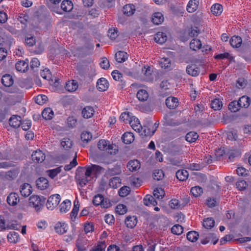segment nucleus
Wrapping results in <instances>:
<instances>
[{
    "instance_id": "nucleus-1",
    "label": "nucleus",
    "mask_w": 251,
    "mask_h": 251,
    "mask_svg": "<svg viewBox=\"0 0 251 251\" xmlns=\"http://www.w3.org/2000/svg\"><path fill=\"white\" fill-rule=\"evenodd\" d=\"M104 169L97 165L84 167H78L76 171L75 178L81 187H84L92 178L99 174Z\"/></svg>"
},
{
    "instance_id": "nucleus-2",
    "label": "nucleus",
    "mask_w": 251,
    "mask_h": 251,
    "mask_svg": "<svg viewBox=\"0 0 251 251\" xmlns=\"http://www.w3.org/2000/svg\"><path fill=\"white\" fill-rule=\"evenodd\" d=\"M45 154L40 150H37L33 152L31 158L35 163H42L45 159Z\"/></svg>"
},
{
    "instance_id": "nucleus-3",
    "label": "nucleus",
    "mask_w": 251,
    "mask_h": 251,
    "mask_svg": "<svg viewBox=\"0 0 251 251\" xmlns=\"http://www.w3.org/2000/svg\"><path fill=\"white\" fill-rule=\"evenodd\" d=\"M28 60H21L17 62L15 64L16 69L21 72H25L28 68Z\"/></svg>"
},
{
    "instance_id": "nucleus-4",
    "label": "nucleus",
    "mask_w": 251,
    "mask_h": 251,
    "mask_svg": "<svg viewBox=\"0 0 251 251\" xmlns=\"http://www.w3.org/2000/svg\"><path fill=\"white\" fill-rule=\"evenodd\" d=\"M36 184L39 189L43 190L48 188L49 186V181L47 178L43 177H41L37 179Z\"/></svg>"
},
{
    "instance_id": "nucleus-5",
    "label": "nucleus",
    "mask_w": 251,
    "mask_h": 251,
    "mask_svg": "<svg viewBox=\"0 0 251 251\" xmlns=\"http://www.w3.org/2000/svg\"><path fill=\"white\" fill-rule=\"evenodd\" d=\"M56 233L62 234L66 233L68 230V225L64 222H58L54 227Z\"/></svg>"
},
{
    "instance_id": "nucleus-6",
    "label": "nucleus",
    "mask_w": 251,
    "mask_h": 251,
    "mask_svg": "<svg viewBox=\"0 0 251 251\" xmlns=\"http://www.w3.org/2000/svg\"><path fill=\"white\" fill-rule=\"evenodd\" d=\"M137 218L135 216H128L125 219V224L129 228H134L137 225Z\"/></svg>"
},
{
    "instance_id": "nucleus-7",
    "label": "nucleus",
    "mask_w": 251,
    "mask_h": 251,
    "mask_svg": "<svg viewBox=\"0 0 251 251\" xmlns=\"http://www.w3.org/2000/svg\"><path fill=\"white\" fill-rule=\"evenodd\" d=\"M108 81L105 78L102 77L98 79L96 86L99 91H104L108 88Z\"/></svg>"
},
{
    "instance_id": "nucleus-8",
    "label": "nucleus",
    "mask_w": 251,
    "mask_h": 251,
    "mask_svg": "<svg viewBox=\"0 0 251 251\" xmlns=\"http://www.w3.org/2000/svg\"><path fill=\"white\" fill-rule=\"evenodd\" d=\"M199 0H190L187 4L186 10L189 13L196 11L199 5Z\"/></svg>"
},
{
    "instance_id": "nucleus-9",
    "label": "nucleus",
    "mask_w": 251,
    "mask_h": 251,
    "mask_svg": "<svg viewBox=\"0 0 251 251\" xmlns=\"http://www.w3.org/2000/svg\"><path fill=\"white\" fill-rule=\"evenodd\" d=\"M166 106L169 109H175L178 106V101L177 98L173 97L167 98L165 101Z\"/></svg>"
},
{
    "instance_id": "nucleus-10",
    "label": "nucleus",
    "mask_w": 251,
    "mask_h": 251,
    "mask_svg": "<svg viewBox=\"0 0 251 251\" xmlns=\"http://www.w3.org/2000/svg\"><path fill=\"white\" fill-rule=\"evenodd\" d=\"M9 125L14 127L18 128L22 124L21 117L20 116L13 115L9 120Z\"/></svg>"
},
{
    "instance_id": "nucleus-11",
    "label": "nucleus",
    "mask_w": 251,
    "mask_h": 251,
    "mask_svg": "<svg viewBox=\"0 0 251 251\" xmlns=\"http://www.w3.org/2000/svg\"><path fill=\"white\" fill-rule=\"evenodd\" d=\"M46 198L43 196L32 195L29 199V204H42L46 201Z\"/></svg>"
},
{
    "instance_id": "nucleus-12",
    "label": "nucleus",
    "mask_w": 251,
    "mask_h": 251,
    "mask_svg": "<svg viewBox=\"0 0 251 251\" xmlns=\"http://www.w3.org/2000/svg\"><path fill=\"white\" fill-rule=\"evenodd\" d=\"M32 192V187L28 183H25L20 187V193L25 197L29 196Z\"/></svg>"
},
{
    "instance_id": "nucleus-13",
    "label": "nucleus",
    "mask_w": 251,
    "mask_h": 251,
    "mask_svg": "<svg viewBox=\"0 0 251 251\" xmlns=\"http://www.w3.org/2000/svg\"><path fill=\"white\" fill-rule=\"evenodd\" d=\"M93 204H110L109 200L105 199L101 194H97L93 199Z\"/></svg>"
},
{
    "instance_id": "nucleus-14",
    "label": "nucleus",
    "mask_w": 251,
    "mask_h": 251,
    "mask_svg": "<svg viewBox=\"0 0 251 251\" xmlns=\"http://www.w3.org/2000/svg\"><path fill=\"white\" fill-rule=\"evenodd\" d=\"M121 173V167L120 166L116 165L112 168H109L105 172V176L106 177L119 175Z\"/></svg>"
},
{
    "instance_id": "nucleus-15",
    "label": "nucleus",
    "mask_w": 251,
    "mask_h": 251,
    "mask_svg": "<svg viewBox=\"0 0 251 251\" xmlns=\"http://www.w3.org/2000/svg\"><path fill=\"white\" fill-rule=\"evenodd\" d=\"M127 168L131 172L136 171L140 168V162L136 159L130 160L127 164Z\"/></svg>"
},
{
    "instance_id": "nucleus-16",
    "label": "nucleus",
    "mask_w": 251,
    "mask_h": 251,
    "mask_svg": "<svg viewBox=\"0 0 251 251\" xmlns=\"http://www.w3.org/2000/svg\"><path fill=\"white\" fill-rule=\"evenodd\" d=\"M94 112L92 106H87L82 109L81 113L84 118L89 119L93 116Z\"/></svg>"
},
{
    "instance_id": "nucleus-17",
    "label": "nucleus",
    "mask_w": 251,
    "mask_h": 251,
    "mask_svg": "<svg viewBox=\"0 0 251 251\" xmlns=\"http://www.w3.org/2000/svg\"><path fill=\"white\" fill-rule=\"evenodd\" d=\"M186 71L188 74L193 76H198L200 73V69L194 65L187 66Z\"/></svg>"
},
{
    "instance_id": "nucleus-18",
    "label": "nucleus",
    "mask_w": 251,
    "mask_h": 251,
    "mask_svg": "<svg viewBox=\"0 0 251 251\" xmlns=\"http://www.w3.org/2000/svg\"><path fill=\"white\" fill-rule=\"evenodd\" d=\"M1 82L4 86L9 87L13 84L14 80L12 76L8 74H5L2 76Z\"/></svg>"
},
{
    "instance_id": "nucleus-19",
    "label": "nucleus",
    "mask_w": 251,
    "mask_h": 251,
    "mask_svg": "<svg viewBox=\"0 0 251 251\" xmlns=\"http://www.w3.org/2000/svg\"><path fill=\"white\" fill-rule=\"evenodd\" d=\"M167 39V36L165 33L158 32L154 36V41L160 44L164 43Z\"/></svg>"
},
{
    "instance_id": "nucleus-20",
    "label": "nucleus",
    "mask_w": 251,
    "mask_h": 251,
    "mask_svg": "<svg viewBox=\"0 0 251 251\" xmlns=\"http://www.w3.org/2000/svg\"><path fill=\"white\" fill-rule=\"evenodd\" d=\"M20 200L18 194L16 193H10L7 198V204H18Z\"/></svg>"
},
{
    "instance_id": "nucleus-21",
    "label": "nucleus",
    "mask_w": 251,
    "mask_h": 251,
    "mask_svg": "<svg viewBox=\"0 0 251 251\" xmlns=\"http://www.w3.org/2000/svg\"><path fill=\"white\" fill-rule=\"evenodd\" d=\"M115 58L118 62L122 63L127 60L128 54L124 51H119L115 54Z\"/></svg>"
},
{
    "instance_id": "nucleus-22",
    "label": "nucleus",
    "mask_w": 251,
    "mask_h": 251,
    "mask_svg": "<svg viewBox=\"0 0 251 251\" xmlns=\"http://www.w3.org/2000/svg\"><path fill=\"white\" fill-rule=\"evenodd\" d=\"M164 21V17L162 13L155 12L152 16V22L156 25L161 24Z\"/></svg>"
},
{
    "instance_id": "nucleus-23",
    "label": "nucleus",
    "mask_w": 251,
    "mask_h": 251,
    "mask_svg": "<svg viewBox=\"0 0 251 251\" xmlns=\"http://www.w3.org/2000/svg\"><path fill=\"white\" fill-rule=\"evenodd\" d=\"M142 131L143 132L141 133L142 135L151 136L155 133V129H152L150 123H149L148 125L144 126L143 127Z\"/></svg>"
},
{
    "instance_id": "nucleus-24",
    "label": "nucleus",
    "mask_w": 251,
    "mask_h": 251,
    "mask_svg": "<svg viewBox=\"0 0 251 251\" xmlns=\"http://www.w3.org/2000/svg\"><path fill=\"white\" fill-rule=\"evenodd\" d=\"M230 44L233 48H239L241 46L242 40V38L238 36H234L230 39Z\"/></svg>"
},
{
    "instance_id": "nucleus-25",
    "label": "nucleus",
    "mask_w": 251,
    "mask_h": 251,
    "mask_svg": "<svg viewBox=\"0 0 251 251\" xmlns=\"http://www.w3.org/2000/svg\"><path fill=\"white\" fill-rule=\"evenodd\" d=\"M77 88L78 83L74 80L68 81L65 86L66 90L69 92H74Z\"/></svg>"
},
{
    "instance_id": "nucleus-26",
    "label": "nucleus",
    "mask_w": 251,
    "mask_h": 251,
    "mask_svg": "<svg viewBox=\"0 0 251 251\" xmlns=\"http://www.w3.org/2000/svg\"><path fill=\"white\" fill-rule=\"evenodd\" d=\"M123 142L126 144H129L132 143L134 137L133 134L131 132H125L122 137Z\"/></svg>"
},
{
    "instance_id": "nucleus-27",
    "label": "nucleus",
    "mask_w": 251,
    "mask_h": 251,
    "mask_svg": "<svg viewBox=\"0 0 251 251\" xmlns=\"http://www.w3.org/2000/svg\"><path fill=\"white\" fill-rule=\"evenodd\" d=\"M73 8V4L71 0H64L61 4V8L65 12H70Z\"/></svg>"
},
{
    "instance_id": "nucleus-28",
    "label": "nucleus",
    "mask_w": 251,
    "mask_h": 251,
    "mask_svg": "<svg viewBox=\"0 0 251 251\" xmlns=\"http://www.w3.org/2000/svg\"><path fill=\"white\" fill-rule=\"evenodd\" d=\"M176 176L179 180L183 181L187 179L189 174L185 170H178L176 172Z\"/></svg>"
},
{
    "instance_id": "nucleus-29",
    "label": "nucleus",
    "mask_w": 251,
    "mask_h": 251,
    "mask_svg": "<svg viewBox=\"0 0 251 251\" xmlns=\"http://www.w3.org/2000/svg\"><path fill=\"white\" fill-rule=\"evenodd\" d=\"M237 101L241 107L247 108L250 104L251 99L249 97L244 96L241 97Z\"/></svg>"
},
{
    "instance_id": "nucleus-30",
    "label": "nucleus",
    "mask_w": 251,
    "mask_h": 251,
    "mask_svg": "<svg viewBox=\"0 0 251 251\" xmlns=\"http://www.w3.org/2000/svg\"><path fill=\"white\" fill-rule=\"evenodd\" d=\"M53 115V112L50 107L45 108L42 112V117L46 120H51Z\"/></svg>"
},
{
    "instance_id": "nucleus-31",
    "label": "nucleus",
    "mask_w": 251,
    "mask_h": 251,
    "mask_svg": "<svg viewBox=\"0 0 251 251\" xmlns=\"http://www.w3.org/2000/svg\"><path fill=\"white\" fill-rule=\"evenodd\" d=\"M136 96L140 101H145L148 100L149 98V94L146 90L140 89L138 91Z\"/></svg>"
},
{
    "instance_id": "nucleus-32",
    "label": "nucleus",
    "mask_w": 251,
    "mask_h": 251,
    "mask_svg": "<svg viewBox=\"0 0 251 251\" xmlns=\"http://www.w3.org/2000/svg\"><path fill=\"white\" fill-rule=\"evenodd\" d=\"M132 118H133V117H132L130 113L124 112L120 115V120L126 123H129V124H131V123L133 122L132 120Z\"/></svg>"
},
{
    "instance_id": "nucleus-33",
    "label": "nucleus",
    "mask_w": 251,
    "mask_h": 251,
    "mask_svg": "<svg viewBox=\"0 0 251 251\" xmlns=\"http://www.w3.org/2000/svg\"><path fill=\"white\" fill-rule=\"evenodd\" d=\"M61 0H49L48 2V6L49 8L52 11L57 13H60L58 11V7H56V5L58 4Z\"/></svg>"
},
{
    "instance_id": "nucleus-34",
    "label": "nucleus",
    "mask_w": 251,
    "mask_h": 251,
    "mask_svg": "<svg viewBox=\"0 0 251 251\" xmlns=\"http://www.w3.org/2000/svg\"><path fill=\"white\" fill-rule=\"evenodd\" d=\"M98 148L101 151L110 150L112 146L109 144V142L105 140H100L98 144Z\"/></svg>"
},
{
    "instance_id": "nucleus-35",
    "label": "nucleus",
    "mask_w": 251,
    "mask_h": 251,
    "mask_svg": "<svg viewBox=\"0 0 251 251\" xmlns=\"http://www.w3.org/2000/svg\"><path fill=\"white\" fill-rule=\"evenodd\" d=\"M19 174L18 170H12L7 172L5 174V178L8 180H11L15 179Z\"/></svg>"
},
{
    "instance_id": "nucleus-36",
    "label": "nucleus",
    "mask_w": 251,
    "mask_h": 251,
    "mask_svg": "<svg viewBox=\"0 0 251 251\" xmlns=\"http://www.w3.org/2000/svg\"><path fill=\"white\" fill-rule=\"evenodd\" d=\"M121 179L119 177H113L109 180V185L113 188H117L121 186Z\"/></svg>"
},
{
    "instance_id": "nucleus-37",
    "label": "nucleus",
    "mask_w": 251,
    "mask_h": 251,
    "mask_svg": "<svg viewBox=\"0 0 251 251\" xmlns=\"http://www.w3.org/2000/svg\"><path fill=\"white\" fill-rule=\"evenodd\" d=\"M98 3L102 8H110L114 4L115 0H100Z\"/></svg>"
},
{
    "instance_id": "nucleus-38",
    "label": "nucleus",
    "mask_w": 251,
    "mask_h": 251,
    "mask_svg": "<svg viewBox=\"0 0 251 251\" xmlns=\"http://www.w3.org/2000/svg\"><path fill=\"white\" fill-rule=\"evenodd\" d=\"M135 11L134 6L131 4H126L123 7V13L127 16L132 15Z\"/></svg>"
},
{
    "instance_id": "nucleus-39",
    "label": "nucleus",
    "mask_w": 251,
    "mask_h": 251,
    "mask_svg": "<svg viewBox=\"0 0 251 251\" xmlns=\"http://www.w3.org/2000/svg\"><path fill=\"white\" fill-rule=\"evenodd\" d=\"M211 11L214 15H220L223 11V6L219 3L214 4L211 7Z\"/></svg>"
},
{
    "instance_id": "nucleus-40",
    "label": "nucleus",
    "mask_w": 251,
    "mask_h": 251,
    "mask_svg": "<svg viewBox=\"0 0 251 251\" xmlns=\"http://www.w3.org/2000/svg\"><path fill=\"white\" fill-rule=\"evenodd\" d=\"M199 135L197 133L194 131H191L188 132L186 136L185 139L187 142L193 143L196 141L198 139Z\"/></svg>"
},
{
    "instance_id": "nucleus-41",
    "label": "nucleus",
    "mask_w": 251,
    "mask_h": 251,
    "mask_svg": "<svg viewBox=\"0 0 251 251\" xmlns=\"http://www.w3.org/2000/svg\"><path fill=\"white\" fill-rule=\"evenodd\" d=\"M201 41L199 39H193L190 43V48L194 50L201 49Z\"/></svg>"
},
{
    "instance_id": "nucleus-42",
    "label": "nucleus",
    "mask_w": 251,
    "mask_h": 251,
    "mask_svg": "<svg viewBox=\"0 0 251 251\" xmlns=\"http://www.w3.org/2000/svg\"><path fill=\"white\" fill-rule=\"evenodd\" d=\"M60 200V196L59 194H54L48 198L47 203L48 204H59Z\"/></svg>"
},
{
    "instance_id": "nucleus-43",
    "label": "nucleus",
    "mask_w": 251,
    "mask_h": 251,
    "mask_svg": "<svg viewBox=\"0 0 251 251\" xmlns=\"http://www.w3.org/2000/svg\"><path fill=\"white\" fill-rule=\"evenodd\" d=\"M165 194V191L161 188H156L153 191V197L155 200H159L163 199Z\"/></svg>"
},
{
    "instance_id": "nucleus-44",
    "label": "nucleus",
    "mask_w": 251,
    "mask_h": 251,
    "mask_svg": "<svg viewBox=\"0 0 251 251\" xmlns=\"http://www.w3.org/2000/svg\"><path fill=\"white\" fill-rule=\"evenodd\" d=\"M7 239L9 242L15 243L19 240V234L15 231H12L7 235Z\"/></svg>"
},
{
    "instance_id": "nucleus-45",
    "label": "nucleus",
    "mask_w": 251,
    "mask_h": 251,
    "mask_svg": "<svg viewBox=\"0 0 251 251\" xmlns=\"http://www.w3.org/2000/svg\"><path fill=\"white\" fill-rule=\"evenodd\" d=\"M159 65L162 68L169 69L171 67V60L168 58H162L159 61Z\"/></svg>"
},
{
    "instance_id": "nucleus-46",
    "label": "nucleus",
    "mask_w": 251,
    "mask_h": 251,
    "mask_svg": "<svg viewBox=\"0 0 251 251\" xmlns=\"http://www.w3.org/2000/svg\"><path fill=\"white\" fill-rule=\"evenodd\" d=\"M215 221L212 218H207L203 221V226L206 229H211L214 226Z\"/></svg>"
},
{
    "instance_id": "nucleus-47",
    "label": "nucleus",
    "mask_w": 251,
    "mask_h": 251,
    "mask_svg": "<svg viewBox=\"0 0 251 251\" xmlns=\"http://www.w3.org/2000/svg\"><path fill=\"white\" fill-rule=\"evenodd\" d=\"M115 213L118 215H124L127 211V208L126 205H117L115 208Z\"/></svg>"
},
{
    "instance_id": "nucleus-48",
    "label": "nucleus",
    "mask_w": 251,
    "mask_h": 251,
    "mask_svg": "<svg viewBox=\"0 0 251 251\" xmlns=\"http://www.w3.org/2000/svg\"><path fill=\"white\" fill-rule=\"evenodd\" d=\"M222 107V102L219 99H214L211 103V107L214 110H220Z\"/></svg>"
},
{
    "instance_id": "nucleus-49",
    "label": "nucleus",
    "mask_w": 251,
    "mask_h": 251,
    "mask_svg": "<svg viewBox=\"0 0 251 251\" xmlns=\"http://www.w3.org/2000/svg\"><path fill=\"white\" fill-rule=\"evenodd\" d=\"M198 233L195 231H189L187 234V239L192 242L196 241L198 239Z\"/></svg>"
},
{
    "instance_id": "nucleus-50",
    "label": "nucleus",
    "mask_w": 251,
    "mask_h": 251,
    "mask_svg": "<svg viewBox=\"0 0 251 251\" xmlns=\"http://www.w3.org/2000/svg\"><path fill=\"white\" fill-rule=\"evenodd\" d=\"M241 108L237 101L233 100L228 104V109L232 112L238 111Z\"/></svg>"
},
{
    "instance_id": "nucleus-51",
    "label": "nucleus",
    "mask_w": 251,
    "mask_h": 251,
    "mask_svg": "<svg viewBox=\"0 0 251 251\" xmlns=\"http://www.w3.org/2000/svg\"><path fill=\"white\" fill-rule=\"evenodd\" d=\"M164 176V174L162 170L156 169L153 173V177L155 180H160Z\"/></svg>"
},
{
    "instance_id": "nucleus-52",
    "label": "nucleus",
    "mask_w": 251,
    "mask_h": 251,
    "mask_svg": "<svg viewBox=\"0 0 251 251\" xmlns=\"http://www.w3.org/2000/svg\"><path fill=\"white\" fill-rule=\"evenodd\" d=\"M92 138V135L90 132L83 131L81 134V139L82 141L88 143Z\"/></svg>"
},
{
    "instance_id": "nucleus-53",
    "label": "nucleus",
    "mask_w": 251,
    "mask_h": 251,
    "mask_svg": "<svg viewBox=\"0 0 251 251\" xmlns=\"http://www.w3.org/2000/svg\"><path fill=\"white\" fill-rule=\"evenodd\" d=\"M214 57L216 59H224L226 58L229 60L230 61H232L234 60L233 57L227 52L218 54L215 55Z\"/></svg>"
},
{
    "instance_id": "nucleus-54",
    "label": "nucleus",
    "mask_w": 251,
    "mask_h": 251,
    "mask_svg": "<svg viewBox=\"0 0 251 251\" xmlns=\"http://www.w3.org/2000/svg\"><path fill=\"white\" fill-rule=\"evenodd\" d=\"M48 97L44 95H39L35 99V101L39 105H43L48 100Z\"/></svg>"
},
{
    "instance_id": "nucleus-55",
    "label": "nucleus",
    "mask_w": 251,
    "mask_h": 251,
    "mask_svg": "<svg viewBox=\"0 0 251 251\" xmlns=\"http://www.w3.org/2000/svg\"><path fill=\"white\" fill-rule=\"evenodd\" d=\"M41 76L45 79L47 80H50L51 79V74L49 69H45L42 70L40 73Z\"/></svg>"
},
{
    "instance_id": "nucleus-56",
    "label": "nucleus",
    "mask_w": 251,
    "mask_h": 251,
    "mask_svg": "<svg viewBox=\"0 0 251 251\" xmlns=\"http://www.w3.org/2000/svg\"><path fill=\"white\" fill-rule=\"evenodd\" d=\"M190 192L193 196L198 197L202 193V189L199 186H195L191 188Z\"/></svg>"
},
{
    "instance_id": "nucleus-57",
    "label": "nucleus",
    "mask_w": 251,
    "mask_h": 251,
    "mask_svg": "<svg viewBox=\"0 0 251 251\" xmlns=\"http://www.w3.org/2000/svg\"><path fill=\"white\" fill-rule=\"evenodd\" d=\"M61 167H59L53 169L49 170L47 171V172L48 173L49 176L53 179L58 174L61 172Z\"/></svg>"
},
{
    "instance_id": "nucleus-58",
    "label": "nucleus",
    "mask_w": 251,
    "mask_h": 251,
    "mask_svg": "<svg viewBox=\"0 0 251 251\" xmlns=\"http://www.w3.org/2000/svg\"><path fill=\"white\" fill-rule=\"evenodd\" d=\"M144 204H157V202L154 198L151 195H147L143 199Z\"/></svg>"
},
{
    "instance_id": "nucleus-59",
    "label": "nucleus",
    "mask_w": 251,
    "mask_h": 251,
    "mask_svg": "<svg viewBox=\"0 0 251 251\" xmlns=\"http://www.w3.org/2000/svg\"><path fill=\"white\" fill-rule=\"evenodd\" d=\"M77 164V162L76 161V153H75V155L73 160L69 164L66 165L64 166V170L66 171H70L73 168L75 167Z\"/></svg>"
},
{
    "instance_id": "nucleus-60",
    "label": "nucleus",
    "mask_w": 251,
    "mask_h": 251,
    "mask_svg": "<svg viewBox=\"0 0 251 251\" xmlns=\"http://www.w3.org/2000/svg\"><path fill=\"white\" fill-rule=\"evenodd\" d=\"M183 230L182 226L179 225H176L171 228L172 232L176 235H180L183 232Z\"/></svg>"
},
{
    "instance_id": "nucleus-61",
    "label": "nucleus",
    "mask_w": 251,
    "mask_h": 251,
    "mask_svg": "<svg viewBox=\"0 0 251 251\" xmlns=\"http://www.w3.org/2000/svg\"><path fill=\"white\" fill-rule=\"evenodd\" d=\"M228 159L230 161H233L236 157H239L241 153L237 151H231L228 153Z\"/></svg>"
},
{
    "instance_id": "nucleus-62",
    "label": "nucleus",
    "mask_w": 251,
    "mask_h": 251,
    "mask_svg": "<svg viewBox=\"0 0 251 251\" xmlns=\"http://www.w3.org/2000/svg\"><path fill=\"white\" fill-rule=\"evenodd\" d=\"M61 146L66 150L71 148L72 146V141L69 138H64L61 142Z\"/></svg>"
},
{
    "instance_id": "nucleus-63",
    "label": "nucleus",
    "mask_w": 251,
    "mask_h": 251,
    "mask_svg": "<svg viewBox=\"0 0 251 251\" xmlns=\"http://www.w3.org/2000/svg\"><path fill=\"white\" fill-rule=\"evenodd\" d=\"M130 192V188L127 186H123L120 189L118 193L120 196L124 197L127 196Z\"/></svg>"
},
{
    "instance_id": "nucleus-64",
    "label": "nucleus",
    "mask_w": 251,
    "mask_h": 251,
    "mask_svg": "<svg viewBox=\"0 0 251 251\" xmlns=\"http://www.w3.org/2000/svg\"><path fill=\"white\" fill-rule=\"evenodd\" d=\"M101 60L100 63V67L104 70L108 69L110 67L108 60L106 57H103Z\"/></svg>"
}]
</instances>
